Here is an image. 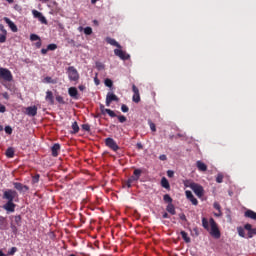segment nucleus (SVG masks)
Instances as JSON below:
<instances>
[{
    "label": "nucleus",
    "mask_w": 256,
    "mask_h": 256,
    "mask_svg": "<svg viewBox=\"0 0 256 256\" xmlns=\"http://www.w3.org/2000/svg\"><path fill=\"white\" fill-rule=\"evenodd\" d=\"M1 80L6 83H11V81H13V73H11V70L0 67V81Z\"/></svg>",
    "instance_id": "nucleus-1"
},
{
    "label": "nucleus",
    "mask_w": 256,
    "mask_h": 256,
    "mask_svg": "<svg viewBox=\"0 0 256 256\" xmlns=\"http://www.w3.org/2000/svg\"><path fill=\"white\" fill-rule=\"evenodd\" d=\"M67 75H68L69 81H74V82L79 81V72L77 71V68L75 66H69L67 68Z\"/></svg>",
    "instance_id": "nucleus-2"
},
{
    "label": "nucleus",
    "mask_w": 256,
    "mask_h": 256,
    "mask_svg": "<svg viewBox=\"0 0 256 256\" xmlns=\"http://www.w3.org/2000/svg\"><path fill=\"white\" fill-rule=\"evenodd\" d=\"M210 227H211V231L210 234L212 235V237H215L216 239H219V237H221V231H219V227L217 226V222H215V219L210 218Z\"/></svg>",
    "instance_id": "nucleus-3"
},
{
    "label": "nucleus",
    "mask_w": 256,
    "mask_h": 256,
    "mask_svg": "<svg viewBox=\"0 0 256 256\" xmlns=\"http://www.w3.org/2000/svg\"><path fill=\"white\" fill-rule=\"evenodd\" d=\"M191 189L199 199L205 195V189L200 184H192Z\"/></svg>",
    "instance_id": "nucleus-4"
},
{
    "label": "nucleus",
    "mask_w": 256,
    "mask_h": 256,
    "mask_svg": "<svg viewBox=\"0 0 256 256\" xmlns=\"http://www.w3.org/2000/svg\"><path fill=\"white\" fill-rule=\"evenodd\" d=\"M105 145L106 147H109V149H111L112 151H119V145H117V142L113 138H106Z\"/></svg>",
    "instance_id": "nucleus-5"
},
{
    "label": "nucleus",
    "mask_w": 256,
    "mask_h": 256,
    "mask_svg": "<svg viewBox=\"0 0 256 256\" xmlns=\"http://www.w3.org/2000/svg\"><path fill=\"white\" fill-rule=\"evenodd\" d=\"M114 55H116V57H119L120 59H122V61H129V59H131V56L129 54H127L125 51H123L121 48L115 49Z\"/></svg>",
    "instance_id": "nucleus-6"
},
{
    "label": "nucleus",
    "mask_w": 256,
    "mask_h": 256,
    "mask_svg": "<svg viewBox=\"0 0 256 256\" xmlns=\"http://www.w3.org/2000/svg\"><path fill=\"white\" fill-rule=\"evenodd\" d=\"M113 101L118 103L119 97H117V95H115L111 92H108L106 95V107H111V103H113Z\"/></svg>",
    "instance_id": "nucleus-7"
},
{
    "label": "nucleus",
    "mask_w": 256,
    "mask_h": 256,
    "mask_svg": "<svg viewBox=\"0 0 256 256\" xmlns=\"http://www.w3.org/2000/svg\"><path fill=\"white\" fill-rule=\"evenodd\" d=\"M15 197H17V191L15 190H7L3 195V199H7L8 202H13Z\"/></svg>",
    "instance_id": "nucleus-8"
},
{
    "label": "nucleus",
    "mask_w": 256,
    "mask_h": 256,
    "mask_svg": "<svg viewBox=\"0 0 256 256\" xmlns=\"http://www.w3.org/2000/svg\"><path fill=\"white\" fill-rule=\"evenodd\" d=\"M244 229L246 231H248V234H247V238L248 239H253V237H255L256 235V228H253V225L247 223L244 225Z\"/></svg>",
    "instance_id": "nucleus-9"
},
{
    "label": "nucleus",
    "mask_w": 256,
    "mask_h": 256,
    "mask_svg": "<svg viewBox=\"0 0 256 256\" xmlns=\"http://www.w3.org/2000/svg\"><path fill=\"white\" fill-rule=\"evenodd\" d=\"M132 91L134 93V95L132 97V101L134 103H140V101H141V94H139V88H137V86H135V84L132 85Z\"/></svg>",
    "instance_id": "nucleus-10"
},
{
    "label": "nucleus",
    "mask_w": 256,
    "mask_h": 256,
    "mask_svg": "<svg viewBox=\"0 0 256 256\" xmlns=\"http://www.w3.org/2000/svg\"><path fill=\"white\" fill-rule=\"evenodd\" d=\"M32 15L35 17V19H38L40 23H42L43 25H47V18H45V16H43L41 12L33 10Z\"/></svg>",
    "instance_id": "nucleus-11"
},
{
    "label": "nucleus",
    "mask_w": 256,
    "mask_h": 256,
    "mask_svg": "<svg viewBox=\"0 0 256 256\" xmlns=\"http://www.w3.org/2000/svg\"><path fill=\"white\" fill-rule=\"evenodd\" d=\"M14 188H16L17 191H20V193H26V191H29V186L23 185L20 182H14L13 183Z\"/></svg>",
    "instance_id": "nucleus-12"
},
{
    "label": "nucleus",
    "mask_w": 256,
    "mask_h": 256,
    "mask_svg": "<svg viewBox=\"0 0 256 256\" xmlns=\"http://www.w3.org/2000/svg\"><path fill=\"white\" fill-rule=\"evenodd\" d=\"M0 43H5L7 41V29L3 24H0Z\"/></svg>",
    "instance_id": "nucleus-13"
},
{
    "label": "nucleus",
    "mask_w": 256,
    "mask_h": 256,
    "mask_svg": "<svg viewBox=\"0 0 256 256\" xmlns=\"http://www.w3.org/2000/svg\"><path fill=\"white\" fill-rule=\"evenodd\" d=\"M25 113L28 117H35L37 115V106H29L26 108Z\"/></svg>",
    "instance_id": "nucleus-14"
},
{
    "label": "nucleus",
    "mask_w": 256,
    "mask_h": 256,
    "mask_svg": "<svg viewBox=\"0 0 256 256\" xmlns=\"http://www.w3.org/2000/svg\"><path fill=\"white\" fill-rule=\"evenodd\" d=\"M4 21H5V23L8 24V27L11 29V31L13 33H17V31H19V29L17 28V25H15V23L13 21H11V19L5 17Z\"/></svg>",
    "instance_id": "nucleus-15"
},
{
    "label": "nucleus",
    "mask_w": 256,
    "mask_h": 256,
    "mask_svg": "<svg viewBox=\"0 0 256 256\" xmlns=\"http://www.w3.org/2000/svg\"><path fill=\"white\" fill-rule=\"evenodd\" d=\"M68 94L72 97V99H79V90L76 87H70L68 89Z\"/></svg>",
    "instance_id": "nucleus-16"
},
{
    "label": "nucleus",
    "mask_w": 256,
    "mask_h": 256,
    "mask_svg": "<svg viewBox=\"0 0 256 256\" xmlns=\"http://www.w3.org/2000/svg\"><path fill=\"white\" fill-rule=\"evenodd\" d=\"M52 157H59V151H61V145L59 143L54 144L51 147Z\"/></svg>",
    "instance_id": "nucleus-17"
},
{
    "label": "nucleus",
    "mask_w": 256,
    "mask_h": 256,
    "mask_svg": "<svg viewBox=\"0 0 256 256\" xmlns=\"http://www.w3.org/2000/svg\"><path fill=\"white\" fill-rule=\"evenodd\" d=\"M45 100L48 101L50 103V105H55V99L53 97V92L48 90L46 92V97Z\"/></svg>",
    "instance_id": "nucleus-18"
},
{
    "label": "nucleus",
    "mask_w": 256,
    "mask_h": 256,
    "mask_svg": "<svg viewBox=\"0 0 256 256\" xmlns=\"http://www.w3.org/2000/svg\"><path fill=\"white\" fill-rule=\"evenodd\" d=\"M244 217L256 221V212L253 210H246L244 213Z\"/></svg>",
    "instance_id": "nucleus-19"
},
{
    "label": "nucleus",
    "mask_w": 256,
    "mask_h": 256,
    "mask_svg": "<svg viewBox=\"0 0 256 256\" xmlns=\"http://www.w3.org/2000/svg\"><path fill=\"white\" fill-rule=\"evenodd\" d=\"M4 209H5V211H9L10 213H14L15 212V203L7 202L4 205Z\"/></svg>",
    "instance_id": "nucleus-20"
},
{
    "label": "nucleus",
    "mask_w": 256,
    "mask_h": 256,
    "mask_svg": "<svg viewBox=\"0 0 256 256\" xmlns=\"http://www.w3.org/2000/svg\"><path fill=\"white\" fill-rule=\"evenodd\" d=\"M106 42L109 45H112L113 47H117L118 49H121V45L119 44V42H117L115 39H113L111 37H107Z\"/></svg>",
    "instance_id": "nucleus-21"
},
{
    "label": "nucleus",
    "mask_w": 256,
    "mask_h": 256,
    "mask_svg": "<svg viewBox=\"0 0 256 256\" xmlns=\"http://www.w3.org/2000/svg\"><path fill=\"white\" fill-rule=\"evenodd\" d=\"M196 167H197L198 170H200L202 172L207 171V164L203 163V161H201V160H198L196 162Z\"/></svg>",
    "instance_id": "nucleus-22"
},
{
    "label": "nucleus",
    "mask_w": 256,
    "mask_h": 256,
    "mask_svg": "<svg viewBox=\"0 0 256 256\" xmlns=\"http://www.w3.org/2000/svg\"><path fill=\"white\" fill-rule=\"evenodd\" d=\"M102 115H105L106 113L109 115V117H117V114L109 108H104L103 110H100Z\"/></svg>",
    "instance_id": "nucleus-23"
},
{
    "label": "nucleus",
    "mask_w": 256,
    "mask_h": 256,
    "mask_svg": "<svg viewBox=\"0 0 256 256\" xmlns=\"http://www.w3.org/2000/svg\"><path fill=\"white\" fill-rule=\"evenodd\" d=\"M166 211L170 213V215H176L177 211L175 210V205L173 203H170L166 206Z\"/></svg>",
    "instance_id": "nucleus-24"
},
{
    "label": "nucleus",
    "mask_w": 256,
    "mask_h": 256,
    "mask_svg": "<svg viewBox=\"0 0 256 256\" xmlns=\"http://www.w3.org/2000/svg\"><path fill=\"white\" fill-rule=\"evenodd\" d=\"M180 235L182 237V239L185 241V243H191V238L189 237V234H187V232L185 231H181Z\"/></svg>",
    "instance_id": "nucleus-25"
},
{
    "label": "nucleus",
    "mask_w": 256,
    "mask_h": 256,
    "mask_svg": "<svg viewBox=\"0 0 256 256\" xmlns=\"http://www.w3.org/2000/svg\"><path fill=\"white\" fill-rule=\"evenodd\" d=\"M6 157H8L9 159H13V157H15V150L13 148H8L6 150Z\"/></svg>",
    "instance_id": "nucleus-26"
},
{
    "label": "nucleus",
    "mask_w": 256,
    "mask_h": 256,
    "mask_svg": "<svg viewBox=\"0 0 256 256\" xmlns=\"http://www.w3.org/2000/svg\"><path fill=\"white\" fill-rule=\"evenodd\" d=\"M161 186L164 188V189H169L171 186L169 185V180H167V178L163 177L161 179Z\"/></svg>",
    "instance_id": "nucleus-27"
},
{
    "label": "nucleus",
    "mask_w": 256,
    "mask_h": 256,
    "mask_svg": "<svg viewBox=\"0 0 256 256\" xmlns=\"http://www.w3.org/2000/svg\"><path fill=\"white\" fill-rule=\"evenodd\" d=\"M72 134L75 135L77 133H79V124L77 123V121L72 123Z\"/></svg>",
    "instance_id": "nucleus-28"
},
{
    "label": "nucleus",
    "mask_w": 256,
    "mask_h": 256,
    "mask_svg": "<svg viewBox=\"0 0 256 256\" xmlns=\"http://www.w3.org/2000/svg\"><path fill=\"white\" fill-rule=\"evenodd\" d=\"M202 226L204 229H206V231H209V220H207L205 217L202 218Z\"/></svg>",
    "instance_id": "nucleus-29"
},
{
    "label": "nucleus",
    "mask_w": 256,
    "mask_h": 256,
    "mask_svg": "<svg viewBox=\"0 0 256 256\" xmlns=\"http://www.w3.org/2000/svg\"><path fill=\"white\" fill-rule=\"evenodd\" d=\"M237 233H238L239 237L245 238V228H243L241 226L237 227Z\"/></svg>",
    "instance_id": "nucleus-30"
},
{
    "label": "nucleus",
    "mask_w": 256,
    "mask_h": 256,
    "mask_svg": "<svg viewBox=\"0 0 256 256\" xmlns=\"http://www.w3.org/2000/svg\"><path fill=\"white\" fill-rule=\"evenodd\" d=\"M163 199H164V202H165V203H168V205L171 204V203H173V198H171V196H170L169 194H165V195L163 196Z\"/></svg>",
    "instance_id": "nucleus-31"
},
{
    "label": "nucleus",
    "mask_w": 256,
    "mask_h": 256,
    "mask_svg": "<svg viewBox=\"0 0 256 256\" xmlns=\"http://www.w3.org/2000/svg\"><path fill=\"white\" fill-rule=\"evenodd\" d=\"M141 173H143L142 169H135L133 172V175L136 179H140L141 178Z\"/></svg>",
    "instance_id": "nucleus-32"
},
{
    "label": "nucleus",
    "mask_w": 256,
    "mask_h": 256,
    "mask_svg": "<svg viewBox=\"0 0 256 256\" xmlns=\"http://www.w3.org/2000/svg\"><path fill=\"white\" fill-rule=\"evenodd\" d=\"M224 175L222 173L217 174L216 183H223Z\"/></svg>",
    "instance_id": "nucleus-33"
},
{
    "label": "nucleus",
    "mask_w": 256,
    "mask_h": 256,
    "mask_svg": "<svg viewBox=\"0 0 256 256\" xmlns=\"http://www.w3.org/2000/svg\"><path fill=\"white\" fill-rule=\"evenodd\" d=\"M44 83H52L53 85H55V83H57V81L53 80V78L47 76L44 78Z\"/></svg>",
    "instance_id": "nucleus-34"
},
{
    "label": "nucleus",
    "mask_w": 256,
    "mask_h": 256,
    "mask_svg": "<svg viewBox=\"0 0 256 256\" xmlns=\"http://www.w3.org/2000/svg\"><path fill=\"white\" fill-rule=\"evenodd\" d=\"M4 131L7 135L13 134V128H11V126H5Z\"/></svg>",
    "instance_id": "nucleus-35"
},
{
    "label": "nucleus",
    "mask_w": 256,
    "mask_h": 256,
    "mask_svg": "<svg viewBox=\"0 0 256 256\" xmlns=\"http://www.w3.org/2000/svg\"><path fill=\"white\" fill-rule=\"evenodd\" d=\"M40 39H41V37H39V35H37V34L30 35V41H39Z\"/></svg>",
    "instance_id": "nucleus-36"
},
{
    "label": "nucleus",
    "mask_w": 256,
    "mask_h": 256,
    "mask_svg": "<svg viewBox=\"0 0 256 256\" xmlns=\"http://www.w3.org/2000/svg\"><path fill=\"white\" fill-rule=\"evenodd\" d=\"M104 84L106 85V87H113V80L107 78V79L104 81Z\"/></svg>",
    "instance_id": "nucleus-37"
},
{
    "label": "nucleus",
    "mask_w": 256,
    "mask_h": 256,
    "mask_svg": "<svg viewBox=\"0 0 256 256\" xmlns=\"http://www.w3.org/2000/svg\"><path fill=\"white\" fill-rule=\"evenodd\" d=\"M56 101L60 103V105H65V100L63 99V96H56Z\"/></svg>",
    "instance_id": "nucleus-38"
},
{
    "label": "nucleus",
    "mask_w": 256,
    "mask_h": 256,
    "mask_svg": "<svg viewBox=\"0 0 256 256\" xmlns=\"http://www.w3.org/2000/svg\"><path fill=\"white\" fill-rule=\"evenodd\" d=\"M85 35H91L93 33V29L91 27L84 28Z\"/></svg>",
    "instance_id": "nucleus-39"
},
{
    "label": "nucleus",
    "mask_w": 256,
    "mask_h": 256,
    "mask_svg": "<svg viewBox=\"0 0 256 256\" xmlns=\"http://www.w3.org/2000/svg\"><path fill=\"white\" fill-rule=\"evenodd\" d=\"M121 111L122 113H129V107L125 104H122Z\"/></svg>",
    "instance_id": "nucleus-40"
},
{
    "label": "nucleus",
    "mask_w": 256,
    "mask_h": 256,
    "mask_svg": "<svg viewBox=\"0 0 256 256\" xmlns=\"http://www.w3.org/2000/svg\"><path fill=\"white\" fill-rule=\"evenodd\" d=\"M195 182H191L190 180L184 181V186L189 187L191 189V185H195Z\"/></svg>",
    "instance_id": "nucleus-41"
},
{
    "label": "nucleus",
    "mask_w": 256,
    "mask_h": 256,
    "mask_svg": "<svg viewBox=\"0 0 256 256\" xmlns=\"http://www.w3.org/2000/svg\"><path fill=\"white\" fill-rule=\"evenodd\" d=\"M40 177L41 176L39 174L34 175L32 178V183H39Z\"/></svg>",
    "instance_id": "nucleus-42"
},
{
    "label": "nucleus",
    "mask_w": 256,
    "mask_h": 256,
    "mask_svg": "<svg viewBox=\"0 0 256 256\" xmlns=\"http://www.w3.org/2000/svg\"><path fill=\"white\" fill-rule=\"evenodd\" d=\"M118 117V121L120 123H125L127 121V117H125L124 115H120V116H117Z\"/></svg>",
    "instance_id": "nucleus-43"
},
{
    "label": "nucleus",
    "mask_w": 256,
    "mask_h": 256,
    "mask_svg": "<svg viewBox=\"0 0 256 256\" xmlns=\"http://www.w3.org/2000/svg\"><path fill=\"white\" fill-rule=\"evenodd\" d=\"M47 48L48 51H55V49H57V44H49Z\"/></svg>",
    "instance_id": "nucleus-44"
},
{
    "label": "nucleus",
    "mask_w": 256,
    "mask_h": 256,
    "mask_svg": "<svg viewBox=\"0 0 256 256\" xmlns=\"http://www.w3.org/2000/svg\"><path fill=\"white\" fill-rule=\"evenodd\" d=\"M189 201H191L192 205H199V201L197 200V198H195V196L190 198Z\"/></svg>",
    "instance_id": "nucleus-45"
},
{
    "label": "nucleus",
    "mask_w": 256,
    "mask_h": 256,
    "mask_svg": "<svg viewBox=\"0 0 256 256\" xmlns=\"http://www.w3.org/2000/svg\"><path fill=\"white\" fill-rule=\"evenodd\" d=\"M17 253V247H12L10 251H8L7 255H14Z\"/></svg>",
    "instance_id": "nucleus-46"
},
{
    "label": "nucleus",
    "mask_w": 256,
    "mask_h": 256,
    "mask_svg": "<svg viewBox=\"0 0 256 256\" xmlns=\"http://www.w3.org/2000/svg\"><path fill=\"white\" fill-rule=\"evenodd\" d=\"M82 129L83 131H91V126L89 124H83L82 125Z\"/></svg>",
    "instance_id": "nucleus-47"
},
{
    "label": "nucleus",
    "mask_w": 256,
    "mask_h": 256,
    "mask_svg": "<svg viewBox=\"0 0 256 256\" xmlns=\"http://www.w3.org/2000/svg\"><path fill=\"white\" fill-rule=\"evenodd\" d=\"M128 180H129V183H135L139 181V179L136 178L134 174Z\"/></svg>",
    "instance_id": "nucleus-48"
},
{
    "label": "nucleus",
    "mask_w": 256,
    "mask_h": 256,
    "mask_svg": "<svg viewBox=\"0 0 256 256\" xmlns=\"http://www.w3.org/2000/svg\"><path fill=\"white\" fill-rule=\"evenodd\" d=\"M14 221H15L16 225H21V216H19V215L15 216Z\"/></svg>",
    "instance_id": "nucleus-49"
},
{
    "label": "nucleus",
    "mask_w": 256,
    "mask_h": 256,
    "mask_svg": "<svg viewBox=\"0 0 256 256\" xmlns=\"http://www.w3.org/2000/svg\"><path fill=\"white\" fill-rule=\"evenodd\" d=\"M213 207L214 209H216V211H221V204H219L218 202H214Z\"/></svg>",
    "instance_id": "nucleus-50"
},
{
    "label": "nucleus",
    "mask_w": 256,
    "mask_h": 256,
    "mask_svg": "<svg viewBox=\"0 0 256 256\" xmlns=\"http://www.w3.org/2000/svg\"><path fill=\"white\" fill-rule=\"evenodd\" d=\"M149 127H150L151 131H153V132L157 131V127L155 126V123L149 122Z\"/></svg>",
    "instance_id": "nucleus-51"
},
{
    "label": "nucleus",
    "mask_w": 256,
    "mask_h": 256,
    "mask_svg": "<svg viewBox=\"0 0 256 256\" xmlns=\"http://www.w3.org/2000/svg\"><path fill=\"white\" fill-rule=\"evenodd\" d=\"M185 193L188 200L193 199V193L191 191L187 190Z\"/></svg>",
    "instance_id": "nucleus-52"
},
{
    "label": "nucleus",
    "mask_w": 256,
    "mask_h": 256,
    "mask_svg": "<svg viewBox=\"0 0 256 256\" xmlns=\"http://www.w3.org/2000/svg\"><path fill=\"white\" fill-rule=\"evenodd\" d=\"M43 45V42L41 41V39L40 40H37V42L35 43V47L37 48V49H41V46Z\"/></svg>",
    "instance_id": "nucleus-53"
},
{
    "label": "nucleus",
    "mask_w": 256,
    "mask_h": 256,
    "mask_svg": "<svg viewBox=\"0 0 256 256\" xmlns=\"http://www.w3.org/2000/svg\"><path fill=\"white\" fill-rule=\"evenodd\" d=\"M5 221H6L5 217L0 216V227H3V225H5Z\"/></svg>",
    "instance_id": "nucleus-54"
},
{
    "label": "nucleus",
    "mask_w": 256,
    "mask_h": 256,
    "mask_svg": "<svg viewBox=\"0 0 256 256\" xmlns=\"http://www.w3.org/2000/svg\"><path fill=\"white\" fill-rule=\"evenodd\" d=\"M5 111H7V107H5L3 104H0V113H5Z\"/></svg>",
    "instance_id": "nucleus-55"
},
{
    "label": "nucleus",
    "mask_w": 256,
    "mask_h": 256,
    "mask_svg": "<svg viewBox=\"0 0 256 256\" xmlns=\"http://www.w3.org/2000/svg\"><path fill=\"white\" fill-rule=\"evenodd\" d=\"M179 218L181 219V221H187V216H185L184 213L179 214Z\"/></svg>",
    "instance_id": "nucleus-56"
},
{
    "label": "nucleus",
    "mask_w": 256,
    "mask_h": 256,
    "mask_svg": "<svg viewBox=\"0 0 256 256\" xmlns=\"http://www.w3.org/2000/svg\"><path fill=\"white\" fill-rule=\"evenodd\" d=\"M174 175H175V172H173V170H168V171H167V176H168V177L171 178V177H173Z\"/></svg>",
    "instance_id": "nucleus-57"
},
{
    "label": "nucleus",
    "mask_w": 256,
    "mask_h": 256,
    "mask_svg": "<svg viewBox=\"0 0 256 256\" xmlns=\"http://www.w3.org/2000/svg\"><path fill=\"white\" fill-rule=\"evenodd\" d=\"M160 161H167V155L162 154L159 156Z\"/></svg>",
    "instance_id": "nucleus-58"
},
{
    "label": "nucleus",
    "mask_w": 256,
    "mask_h": 256,
    "mask_svg": "<svg viewBox=\"0 0 256 256\" xmlns=\"http://www.w3.org/2000/svg\"><path fill=\"white\" fill-rule=\"evenodd\" d=\"M2 97L4 99H6L7 101H9V93H7V92L2 93Z\"/></svg>",
    "instance_id": "nucleus-59"
},
{
    "label": "nucleus",
    "mask_w": 256,
    "mask_h": 256,
    "mask_svg": "<svg viewBox=\"0 0 256 256\" xmlns=\"http://www.w3.org/2000/svg\"><path fill=\"white\" fill-rule=\"evenodd\" d=\"M47 51H49V49H48V48H47V49L42 48V49H41V53H42V55H47Z\"/></svg>",
    "instance_id": "nucleus-60"
},
{
    "label": "nucleus",
    "mask_w": 256,
    "mask_h": 256,
    "mask_svg": "<svg viewBox=\"0 0 256 256\" xmlns=\"http://www.w3.org/2000/svg\"><path fill=\"white\" fill-rule=\"evenodd\" d=\"M126 185H127L128 189H131L133 182H129V180H127Z\"/></svg>",
    "instance_id": "nucleus-61"
},
{
    "label": "nucleus",
    "mask_w": 256,
    "mask_h": 256,
    "mask_svg": "<svg viewBox=\"0 0 256 256\" xmlns=\"http://www.w3.org/2000/svg\"><path fill=\"white\" fill-rule=\"evenodd\" d=\"M11 229H12L13 233H17V226L11 225Z\"/></svg>",
    "instance_id": "nucleus-62"
},
{
    "label": "nucleus",
    "mask_w": 256,
    "mask_h": 256,
    "mask_svg": "<svg viewBox=\"0 0 256 256\" xmlns=\"http://www.w3.org/2000/svg\"><path fill=\"white\" fill-rule=\"evenodd\" d=\"M78 89H79L80 91H85L86 87H85V85H80V86L78 87Z\"/></svg>",
    "instance_id": "nucleus-63"
},
{
    "label": "nucleus",
    "mask_w": 256,
    "mask_h": 256,
    "mask_svg": "<svg viewBox=\"0 0 256 256\" xmlns=\"http://www.w3.org/2000/svg\"><path fill=\"white\" fill-rule=\"evenodd\" d=\"M215 217H221V215H223V213L220 211H218V213H214Z\"/></svg>",
    "instance_id": "nucleus-64"
}]
</instances>
